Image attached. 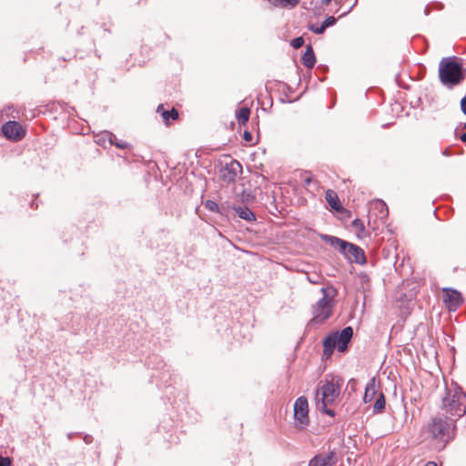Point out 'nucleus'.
Segmentation results:
<instances>
[{
	"instance_id": "1",
	"label": "nucleus",
	"mask_w": 466,
	"mask_h": 466,
	"mask_svg": "<svg viewBox=\"0 0 466 466\" xmlns=\"http://www.w3.org/2000/svg\"><path fill=\"white\" fill-rule=\"evenodd\" d=\"M341 383L342 380L339 377L327 375L324 380L319 382V387L316 390L317 408L331 417L335 416V412L327 407L339 396Z\"/></svg>"
},
{
	"instance_id": "2",
	"label": "nucleus",
	"mask_w": 466,
	"mask_h": 466,
	"mask_svg": "<svg viewBox=\"0 0 466 466\" xmlns=\"http://www.w3.org/2000/svg\"><path fill=\"white\" fill-rule=\"evenodd\" d=\"M455 422L456 419L448 418L444 414L433 417L429 422L427 433L439 448H444L454 437Z\"/></svg>"
},
{
	"instance_id": "3",
	"label": "nucleus",
	"mask_w": 466,
	"mask_h": 466,
	"mask_svg": "<svg viewBox=\"0 0 466 466\" xmlns=\"http://www.w3.org/2000/svg\"><path fill=\"white\" fill-rule=\"evenodd\" d=\"M442 410L444 416L456 419V420L466 413V393L455 386L452 389H447L445 396L442 398Z\"/></svg>"
},
{
	"instance_id": "4",
	"label": "nucleus",
	"mask_w": 466,
	"mask_h": 466,
	"mask_svg": "<svg viewBox=\"0 0 466 466\" xmlns=\"http://www.w3.org/2000/svg\"><path fill=\"white\" fill-rule=\"evenodd\" d=\"M439 77L442 85L452 87L463 80L464 72L455 60L443 58L439 65Z\"/></svg>"
},
{
	"instance_id": "5",
	"label": "nucleus",
	"mask_w": 466,
	"mask_h": 466,
	"mask_svg": "<svg viewBox=\"0 0 466 466\" xmlns=\"http://www.w3.org/2000/svg\"><path fill=\"white\" fill-rule=\"evenodd\" d=\"M323 239L333 248L339 249L350 262L360 265L366 262L364 251L359 246L333 236L326 235L323 237Z\"/></svg>"
},
{
	"instance_id": "6",
	"label": "nucleus",
	"mask_w": 466,
	"mask_h": 466,
	"mask_svg": "<svg viewBox=\"0 0 466 466\" xmlns=\"http://www.w3.org/2000/svg\"><path fill=\"white\" fill-rule=\"evenodd\" d=\"M323 297L313 306L312 321L321 324L332 314L333 299L337 293L333 288H322L320 289Z\"/></svg>"
},
{
	"instance_id": "7",
	"label": "nucleus",
	"mask_w": 466,
	"mask_h": 466,
	"mask_svg": "<svg viewBox=\"0 0 466 466\" xmlns=\"http://www.w3.org/2000/svg\"><path fill=\"white\" fill-rule=\"evenodd\" d=\"M294 419L297 427L304 429L309 423L308 400L304 396L299 397L294 403Z\"/></svg>"
},
{
	"instance_id": "8",
	"label": "nucleus",
	"mask_w": 466,
	"mask_h": 466,
	"mask_svg": "<svg viewBox=\"0 0 466 466\" xmlns=\"http://www.w3.org/2000/svg\"><path fill=\"white\" fill-rule=\"evenodd\" d=\"M242 172V166L237 160H231L225 164L219 171V177L225 183H233L238 176Z\"/></svg>"
},
{
	"instance_id": "9",
	"label": "nucleus",
	"mask_w": 466,
	"mask_h": 466,
	"mask_svg": "<svg viewBox=\"0 0 466 466\" xmlns=\"http://www.w3.org/2000/svg\"><path fill=\"white\" fill-rule=\"evenodd\" d=\"M338 462L335 451L321 452L315 455L309 462V466H334Z\"/></svg>"
},
{
	"instance_id": "10",
	"label": "nucleus",
	"mask_w": 466,
	"mask_h": 466,
	"mask_svg": "<svg viewBox=\"0 0 466 466\" xmlns=\"http://www.w3.org/2000/svg\"><path fill=\"white\" fill-rule=\"evenodd\" d=\"M2 131L4 135L15 141L22 139L25 137V131L22 126L16 121H8L3 126Z\"/></svg>"
},
{
	"instance_id": "11",
	"label": "nucleus",
	"mask_w": 466,
	"mask_h": 466,
	"mask_svg": "<svg viewBox=\"0 0 466 466\" xmlns=\"http://www.w3.org/2000/svg\"><path fill=\"white\" fill-rule=\"evenodd\" d=\"M338 343V350L344 352L348 349L353 336V329L351 327L344 328L340 332H332Z\"/></svg>"
},
{
	"instance_id": "12",
	"label": "nucleus",
	"mask_w": 466,
	"mask_h": 466,
	"mask_svg": "<svg viewBox=\"0 0 466 466\" xmlns=\"http://www.w3.org/2000/svg\"><path fill=\"white\" fill-rule=\"evenodd\" d=\"M444 302L447 304L450 310L455 311L462 303V298L461 293L456 290H447Z\"/></svg>"
},
{
	"instance_id": "13",
	"label": "nucleus",
	"mask_w": 466,
	"mask_h": 466,
	"mask_svg": "<svg viewBox=\"0 0 466 466\" xmlns=\"http://www.w3.org/2000/svg\"><path fill=\"white\" fill-rule=\"evenodd\" d=\"M228 208H231L232 210H234L241 219H244L248 222L256 220L255 214L247 207L228 205Z\"/></svg>"
},
{
	"instance_id": "14",
	"label": "nucleus",
	"mask_w": 466,
	"mask_h": 466,
	"mask_svg": "<svg viewBox=\"0 0 466 466\" xmlns=\"http://www.w3.org/2000/svg\"><path fill=\"white\" fill-rule=\"evenodd\" d=\"M336 347L338 348V343L335 339V335H333V333H330L323 340V355L326 358H329L332 355Z\"/></svg>"
},
{
	"instance_id": "15",
	"label": "nucleus",
	"mask_w": 466,
	"mask_h": 466,
	"mask_svg": "<svg viewBox=\"0 0 466 466\" xmlns=\"http://www.w3.org/2000/svg\"><path fill=\"white\" fill-rule=\"evenodd\" d=\"M371 209L372 210H376L378 211V214H376V217L380 219V220H384L388 215H389V210H388V208H387V205L385 204V202H383L382 200L380 199H377L375 201L372 202L371 204Z\"/></svg>"
},
{
	"instance_id": "16",
	"label": "nucleus",
	"mask_w": 466,
	"mask_h": 466,
	"mask_svg": "<svg viewBox=\"0 0 466 466\" xmlns=\"http://www.w3.org/2000/svg\"><path fill=\"white\" fill-rule=\"evenodd\" d=\"M302 63L307 67L311 69L316 63V57L311 46L306 47V51L302 56Z\"/></svg>"
},
{
	"instance_id": "17",
	"label": "nucleus",
	"mask_w": 466,
	"mask_h": 466,
	"mask_svg": "<svg viewBox=\"0 0 466 466\" xmlns=\"http://www.w3.org/2000/svg\"><path fill=\"white\" fill-rule=\"evenodd\" d=\"M377 393V388H376V381L375 378H372L365 388V393H364V402L368 403L370 402L376 396Z\"/></svg>"
},
{
	"instance_id": "18",
	"label": "nucleus",
	"mask_w": 466,
	"mask_h": 466,
	"mask_svg": "<svg viewBox=\"0 0 466 466\" xmlns=\"http://www.w3.org/2000/svg\"><path fill=\"white\" fill-rule=\"evenodd\" d=\"M103 136L107 138L108 145H114L116 147L122 148V149L129 147V144L128 143H127L125 141H122V140H118L116 138V137L113 133H111L109 131H104L103 132Z\"/></svg>"
},
{
	"instance_id": "19",
	"label": "nucleus",
	"mask_w": 466,
	"mask_h": 466,
	"mask_svg": "<svg viewBox=\"0 0 466 466\" xmlns=\"http://www.w3.org/2000/svg\"><path fill=\"white\" fill-rule=\"evenodd\" d=\"M205 208L211 211V212H216V213H219V214H224L228 208V205L226 206V204H222L220 207L213 200H207L205 202Z\"/></svg>"
},
{
	"instance_id": "20",
	"label": "nucleus",
	"mask_w": 466,
	"mask_h": 466,
	"mask_svg": "<svg viewBox=\"0 0 466 466\" xmlns=\"http://www.w3.org/2000/svg\"><path fill=\"white\" fill-rule=\"evenodd\" d=\"M326 200L328 201L329 205L335 210H339V208H341L338 200V197L331 190H328L326 192Z\"/></svg>"
},
{
	"instance_id": "21",
	"label": "nucleus",
	"mask_w": 466,
	"mask_h": 466,
	"mask_svg": "<svg viewBox=\"0 0 466 466\" xmlns=\"http://www.w3.org/2000/svg\"><path fill=\"white\" fill-rule=\"evenodd\" d=\"M157 112L161 113L162 117L166 121H168L170 118L175 120L178 117V113L175 108H172L171 110H165L163 106H159L157 107Z\"/></svg>"
},
{
	"instance_id": "22",
	"label": "nucleus",
	"mask_w": 466,
	"mask_h": 466,
	"mask_svg": "<svg viewBox=\"0 0 466 466\" xmlns=\"http://www.w3.org/2000/svg\"><path fill=\"white\" fill-rule=\"evenodd\" d=\"M249 115H250V109L248 107H247V106L241 107L237 112V118H238V124L246 125L247 122L248 121Z\"/></svg>"
},
{
	"instance_id": "23",
	"label": "nucleus",
	"mask_w": 466,
	"mask_h": 466,
	"mask_svg": "<svg viewBox=\"0 0 466 466\" xmlns=\"http://www.w3.org/2000/svg\"><path fill=\"white\" fill-rule=\"evenodd\" d=\"M373 408L376 412H381L385 409V397L382 392L376 399Z\"/></svg>"
},
{
	"instance_id": "24",
	"label": "nucleus",
	"mask_w": 466,
	"mask_h": 466,
	"mask_svg": "<svg viewBox=\"0 0 466 466\" xmlns=\"http://www.w3.org/2000/svg\"><path fill=\"white\" fill-rule=\"evenodd\" d=\"M352 227L359 232H363L365 230L363 221L359 218H356L352 221Z\"/></svg>"
},
{
	"instance_id": "25",
	"label": "nucleus",
	"mask_w": 466,
	"mask_h": 466,
	"mask_svg": "<svg viewBox=\"0 0 466 466\" xmlns=\"http://www.w3.org/2000/svg\"><path fill=\"white\" fill-rule=\"evenodd\" d=\"M309 29L315 33V34H318V35H320V34H323L324 31L326 30L324 28V26L322 25V24L320 25H309Z\"/></svg>"
},
{
	"instance_id": "26",
	"label": "nucleus",
	"mask_w": 466,
	"mask_h": 466,
	"mask_svg": "<svg viewBox=\"0 0 466 466\" xmlns=\"http://www.w3.org/2000/svg\"><path fill=\"white\" fill-rule=\"evenodd\" d=\"M96 142L103 147H106L108 144L107 138L103 136V132L96 137Z\"/></svg>"
},
{
	"instance_id": "27",
	"label": "nucleus",
	"mask_w": 466,
	"mask_h": 466,
	"mask_svg": "<svg viewBox=\"0 0 466 466\" xmlns=\"http://www.w3.org/2000/svg\"><path fill=\"white\" fill-rule=\"evenodd\" d=\"M303 45H304V39L302 36L296 37L291 41V46L295 49L301 47Z\"/></svg>"
},
{
	"instance_id": "28",
	"label": "nucleus",
	"mask_w": 466,
	"mask_h": 466,
	"mask_svg": "<svg viewBox=\"0 0 466 466\" xmlns=\"http://www.w3.org/2000/svg\"><path fill=\"white\" fill-rule=\"evenodd\" d=\"M337 19L334 16H329L325 19V21L322 23V25L325 29L328 27L333 25L336 23Z\"/></svg>"
},
{
	"instance_id": "29",
	"label": "nucleus",
	"mask_w": 466,
	"mask_h": 466,
	"mask_svg": "<svg viewBox=\"0 0 466 466\" xmlns=\"http://www.w3.org/2000/svg\"><path fill=\"white\" fill-rule=\"evenodd\" d=\"M299 0H280L281 6H295L298 4Z\"/></svg>"
},
{
	"instance_id": "30",
	"label": "nucleus",
	"mask_w": 466,
	"mask_h": 466,
	"mask_svg": "<svg viewBox=\"0 0 466 466\" xmlns=\"http://www.w3.org/2000/svg\"><path fill=\"white\" fill-rule=\"evenodd\" d=\"M9 465H11L10 458L0 456V466H9Z\"/></svg>"
},
{
	"instance_id": "31",
	"label": "nucleus",
	"mask_w": 466,
	"mask_h": 466,
	"mask_svg": "<svg viewBox=\"0 0 466 466\" xmlns=\"http://www.w3.org/2000/svg\"><path fill=\"white\" fill-rule=\"evenodd\" d=\"M243 138H244V140H245V141H247V142H252V140H253V136H252V134H251L249 131H247V130H246V131H244V133H243Z\"/></svg>"
},
{
	"instance_id": "32",
	"label": "nucleus",
	"mask_w": 466,
	"mask_h": 466,
	"mask_svg": "<svg viewBox=\"0 0 466 466\" xmlns=\"http://www.w3.org/2000/svg\"><path fill=\"white\" fill-rule=\"evenodd\" d=\"M461 108L464 115H466V96L461 100Z\"/></svg>"
},
{
	"instance_id": "33",
	"label": "nucleus",
	"mask_w": 466,
	"mask_h": 466,
	"mask_svg": "<svg viewBox=\"0 0 466 466\" xmlns=\"http://www.w3.org/2000/svg\"><path fill=\"white\" fill-rule=\"evenodd\" d=\"M84 441L87 444L91 443L93 441V437L91 435H86L84 437Z\"/></svg>"
},
{
	"instance_id": "34",
	"label": "nucleus",
	"mask_w": 466,
	"mask_h": 466,
	"mask_svg": "<svg viewBox=\"0 0 466 466\" xmlns=\"http://www.w3.org/2000/svg\"><path fill=\"white\" fill-rule=\"evenodd\" d=\"M273 5H280V0H268Z\"/></svg>"
},
{
	"instance_id": "35",
	"label": "nucleus",
	"mask_w": 466,
	"mask_h": 466,
	"mask_svg": "<svg viewBox=\"0 0 466 466\" xmlns=\"http://www.w3.org/2000/svg\"><path fill=\"white\" fill-rule=\"evenodd\" d=\"M424 466H437V463L435 461H428L425 463Z\"/></svg>"
},
{
	"instance_id": "36",
	"label": "nucleus",
	"mask_w": 466,
	"mask_h": 466,
	"mask_svg": "<svg viewBox=\"0 0 466 466\" xmlns=\"http://www.w3.org/2000/svg\"><path fill=\"white\" fill-rule=\"evenodd\" d=\"M304 182H305L306 185H309L311 183V178L310 177H306L304 179Z\"/></svg>"
},
{
	"instance_id": "37",
	"label": "nucleus",
	"mask_w": 466,
	"mask_h": 466,
	"mask_svg": "<svg viewBox=\"0 0 466 466\" xmlns=\"http://www.w3.org/2000/svg\"><path fill=\"white\" fill-rule=\"evenodd\" d=\"M331 1H332V0H321V3H322L323 5H329Z\"/></svg>"
},
{
	"instance_id": "38",
	"label": "nucleus",
	"mask_w": 466,
	"mask_h": 466,
	"mask_svg": "<svg viewBox=\"0 0 466 466\" xmlns=\"http://www.w3.org/2000/svg\"><path fill=\"white\" fill-rule=\"evenodd\" d=\"M358 0H354V3L352 4V5L350 7V10L349 12L353 8V6L357 4Z\"/></svg>"
},
{
	"instance_id": "39",
	"label": "nucleus",
	"mask_w": 466,
	"mask_h": 466,
	"mask_svg": "<svg viewBox=\"0 0 466 466\" xmlns=\"http://www.w3.org/2000/svg\"><path fill=\"white\" fill-rule=\"evenodd\" d=\"M429 13H430V10H429V8H428V7H426V8H425V11H424L425 15H429Z\"/></svg>"
}]
</instances>
